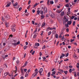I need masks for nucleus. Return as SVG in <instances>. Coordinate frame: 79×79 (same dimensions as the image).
I'll return each instance as SVG.
<instances>
[{
  "mask_svg": "<svg viewBox=\"0 0 79 79\" xmlns=\"http://www.w3.org/2000/svg\"><path fill=\"white\" fill-rule=\"evenodd\" d=\"M18 5V2H16L15 4L13 5V6H16Z\"/></svg>",
  "mask_w": 79,
  "mask_h": 79,
  "instance_id": "20",
  "label": "nucleus"
},
{
  "mask_svg": "<svg viewBox=\"0 0 79 79\" xmlns=\"http://www.w3.org/2000/svg\"><path fill=\"white\" fill-rule=\"evenodd\" d=\"M69 73H72V69H69Z\"/></svg>",
  "mask_w": 79,
  "mask_h": 79,
  "instance_id": "45",
  "label": "nucleus"
},
{
  "mask_svg": "<svg viewBox=\"0 0 79 79\" xmlns=\"http://www.w3.org/2000/svg\"><path fill=\"white\" fill-rule=\"evenodd\" d=\"M72 23V21H68L67 22V24H69V25H71Z\"/></svg>",
  "mask_w": 79,
  "mask_h": 79,
  "instance_id": "8",
  "label": "nucleus"
},
{
  "mask_svg": "<svg viewBox=\"0 0 79 79\" xmlns=\"http://www.w3.org/2000/svg\"><path fill=\"white\" fill-rule=\"evenodd\" d=\"M5 25L6 26V27H9V26H8V24H7V22H5Z\"/></svg>",
  "mask_w": 79,
  "mask_h": 79,
  "instance_id": "14",
  "label": "nucleus"
},
{
  "mask_svg": "<svg viewBox=\"0 0 79 79\" xmlns=\"http://www.w3.org/2000/svg\"><path fill=\"white\" fill-rule=\"evenodd\" d=\"M21 10H22V7H20L19 9V11H21Z\"/></svg>",
  "mask_w": 79,
  "mask_h": 79,
  "instance_id": "64",
  "label": "nucleus"
},
{
  "mask_svg": "<svg viewBox=\"0 0 79 79\" xmlns=\"http://www.w3.org/2000/svg\"><path fill=\"white\" fill-rule=\"evenodd\" d=\"M71 10V8L69 7L68 8V11H70V10Z\"/></svg>",
  "mask_w": 79,
  "mask_h": 79,
  "instance_id": "58",
  "label": "nucleus"
},
{
  "mask_svg": "<svg viewBox=\"0 0 79 79\" xmlns=\"http://www.w3.org/2000/svg\"><path fill=\"white\" fill-rule=\"evenodd\" d=\"M5 18L6 19H7V20L10 19V15H7L6 16Z\"/></svg>",
  "mask_w": 79,
  "mask_h": 79,
  "instance_id": "3",
  "label": "nucleus"
},
{
  "mask_svg": "<svg viewBox=\"0 0 79 79\" xmlns=\"http://www.w3.org/2000/svg\"><path fill=\"white\" fill-rule=\"evenodd\" d=\"M10 5H11V2H9V3H8L7 4V5L6 6V7H8V6H10Z\"/></svg>",
  "mask_w": 79,
  "mask_h": 79,
  "instance_id": "7",
  "label": "nucleus"
},
{
  "mask_svg": "<svg viewBox=\"0 0 79 79\" xmlns=\"http://www.w3.org/2000/svg\"><path fill=\"white\" fill-rule=\"evenodd\" d=\"M47 7H46L44 8V12H46V13H47Z\"/></svg>",
  "mask_w": 79,
  "mask_h": 79,
  "instance_id": "10",
  "label": "nucleus"
},
{
  "mask_svg": "<svg viewBox=\"0 0 79 79\" xmlns=\"http://www.w3.org/2000/svg\"><path fill=\"white\" fill-rule=\"evenodd\" d=\"M73 41H74V39H71L70 40V42H73Z\"/></svg>",
  "mask_w": 79,
  "mask_h": 79,
  "instance_id": "53",
  "label": "nucleus"
},
{
  "mask_svg": "<svg viewBox=\"0 0 79 79\" xmlns=\"http://www.w3.org/2000/svg\"><path fill=\"white\" fill-rule=\"evenodd\" d=\"M70 11H68V12H67V15H68V16H69V14H71Z\"/></svg>",
  "mask_w": 79,
  "mask_h": 79,
  "instance_id": "30",
  "label": "nucleus"
},
{
  "mask_svg": "<svg viewBox=\"0 0 79 79\" xmlns=\"http://www.w3.org/2000/svg\"><path fill=\"white\" fill-rule=\"evenodd\" d=\"M27 48V46L25 45L23 47V48L24 49V50H26V48Z\"/></svg>",
  "mask_w": 79,
  "mask_h": 79,
  "instance_id": "27",
  "label": "nucleus"
},
{
  "mask_svg": "<svg viewBox=\"0 0 79 79\" xmlns=\"http://www.w3.org/2000/svg\"><path fill=\"white\" fill-rule=\"evenodd\" d=\"M2 41L3 42H6V38H3L2 39Z\"/></svg>",
  "mask_w": 79,
  "mask_h": 79,
  "instance_id": "6",
  "label": "nucleus"
},
{
  "mask_svg": "<svg viewBox=\"0 0 79 79\" xmlns=\"http://www.w3.org/2000/svg\"><path fill=\"white\" fill-rule=\"evenodd\" d=\"M66 31L67 32H69V29L68 28H67L66 29Z\"/></svg>",
  "mask_w": 79,
  "mask_h": 79,
  "instance_id": "62",
  "label": "nucleus"
},
{
  "mask_svg": "<svg viewBox=\"0 0 79 79\" xmlns=\"http://www.w3.org/2000/svg\"><path fill=\"white\" fill-rule=\"evenodd\" d=\"M44 48H45V45H44L42 47V50L44 49Z\"/></svg>",
  "mask_w": 79,
  "mask_h": 79,
  "instance_id": "48",
  "label": "nucleus"
},
{
  "mask_svg": "<svg viewBox=\"0 0 79 79\" xmlns=\"http://www.w3.org/2000/svg\"><path fill=\"white\" fill-rule=\"evenodd\" d=\"M3 66L5 68H6L8 67L7 66V65L6 64H4L3 65Z\"/></svg>",
  "mask_w": 79,
  "mask_h": 79,
  "instance_id": "16",
  "label": "nucleus"
},
{
  "mask_svg": "<svg viewBox=\"0 0 79 79\" xmlns=\"http://www.w3.org/2000/svg\"><path fill=\"white\" fill-rule=\"evenodd\" d=\"M12 45H13L14 46H16L17 45V43H12Z\"/></svg>",
  "mask_w": 79,
  "mask_h": 79,
  "instance_id": "28",
  "label": "nucleus"
},
{
  "mask_svg": "<svg viewBox=\"0 0 79 79\" xmlns=\"http://www.w3.org/2000/svg\"><path fill=\"white\" fill-rule=\"evenodd\" d=\"M9 74V73L7 72H6L4 73V76H7V75Z\"/></svg>",
  "mask_w": 79,
  "mask_h": 79,
  "instance_id": "13",
  "label": "nucleus"
},
{
  "mask_svg": "<svg viewBox=\"0 0 79 79\" xmlns=\"http://www.w3.org/2000/svg\"><path fill=\"white\" fill-rule=\"evenodd\" d=\"M27 62H26L25 63V64L24 65V66H23V67H25V66H26L27 65Z\"/></svg>",
  "mask_w": 79,
  "mask_h": 79,
  "instance_id": "21",
  "label": "nucleus"
},
{
  "mask_svg": "<svg viewBox=\"0 0 79 79\" xmlns=\"http://www.w3.org/2000/svg\"><path fill=\"white\" fill-rule=\"evenodd\" d=\"M45 17V16H44V15H41V17L42 19H44V17Z\"/></svg>",
  "mask_w": 79,
  "mask_h": 79,
  "instance_id": "18",
  "label": "nucleus"
},
{
  "mask_svg": "<svg viewBox=\"0 0 79 79\" xmlns=\"http://www.w3.org/2000/svg\"><path fill=\"white\" fill-rule=\"evenodd\" d=\"M61 55H62V56H65V55L63 53H61Z\"/></svg>",
  "mask_w": 79,
  "mask_h": 79,
  "instance_id": "60",
  "label": "nucleus"
},
{
  "mask_svg": "<svg viewBox=\"0 0 79 79\" xmlns=\"http://www.w3.org/2000/svg\"><path fill=\"white\" fill-rule=\"evenodd\" d=\"M64 73H65V74H67V73H68V71H64Z\"/></svg>",
  "mask_w": 79,
  "mask_h": 79,
  "instance_id": "42",
  "label": "nucleus"
},
{
  "mask_svg": "<svg viewBox=\"0 0 79 79\" xmlns=\"http://www.w3.org/2000/svg\"><path fill=\"white\" fill-rule=\"evenodd\" d=\"M17 45H19L20 44V41H19L17 43Z\"/></svg>",
  "mask_w": 79,
  "mask_h": 79,
  "instance_id": "55",
  "label": "nucleus"
},
{
  "mask_svg": "<svg viewBox=\"0 0 79 79\" xmlns=\"http://www.w3.org/2000/svg\"><path fill=\"white\" fill-rule=\"evenodd\" d=\"M68 55H69V53H67L65 55V57H67V56H68Z\"/></svg>",
  "mask_w": 79,
  "mask_h": 79,
  "instance_id": "50",
  "label": "nucleus"
},
{
  "mask_svg": "<svg viewBox=\"0 0 79 79\" xmlns=\"http://www.w3.org/2000/svg\"><path fill=\"white\" fill-rule=\"evenodd\" d=\"M36 32H37V28L36 29L35 31H34L33 34H36Z\"/></svg>",
  "mask_w": 79,
  "mask_h": 79,
  "instance_id": "39",
  "label": "nucleus"
},
{
  "mask_svg": "<svg viewBox=\"0 0 79 79\" xmlns=\"http://www.w3.org/2000/svg\"><path fill=\"white\" fill-rule=\"evenodd\" d=\"M49 13L50 15L52 17V18H53V15L54 14L52 13V12H51V10H50L49 11Z\"/></svg>",
  "mask_w": 79,
  "mask_h": 79,
  "instance_id": "2",
  "label": "nucleus"
},
{
  "mask_svg": "<svg viewBox=\"0 0 79 79\" xmlns=\"http://www.w3.org/2000/svg\"><path fill=\"white\" fill-rule=\"evenodd\" d=\"M10 46H8L6 48V50H9V49H10Z\"/></svg>",
  "mask_w": 79,
  "mask_h": 79,
  "instance_id": "31",
  "label": "nucleus"
},
{
  "mask_svg": "<svg viewBox=\"0 0 79 79\" xmlns=\"http://www.w3.org/2000/svg\"><path fill=\"white\" fill-rule=\"evenodd\" d=\"M65 27L67 28L69 27V25H68V24L67 23V24L65 25Z\"/></svg>",
  "mask_w": 79,
  "mask_h": 79,
  "instance_id": "43",
  "label": "nucleus"
},
{
  "mask_svg": "<svg viewBox=\"0 0 79 79\" xmlns=\"http://www.w3.org/2000/svg\"><path fill=\"white\" fill-rule=\"evenodd\" d=\"M48 77H50V75H51V74H50V72H49L48 73Z\"/></svg>",
  "mask_w": 79,
  "mask_h": 79,
  "instance_id": "32",
  "label": "nucleus"
},
{
  "mask_svg": "<svg viewBox=\"0 0 79 79\" xmlns=\"http://www.w3.org/2000/svg\"><path fill=\"white\" fill-rule=\"evenodd\" d=\"M35 46H39V45H40V44H39V43H36L35 44Z\"/></svg>",
  "mask_w": 79,
  "mask_h": 79,
  "instance_id": "26",
  "label": "nucleus"
},
{
  "mask_svg": "<svg viewBox=\"0 0 79 79\" xmlns=\"http://www.w3.org/2000/svg\"><path fill=\"white\" fill-rule=\"evenodd\" d=\"M61 11H62V10H60L59 11H58V10L57 11V13H61Z\"/></svg>",
  "mask_w": 79,
  "mask_h": 79,
  "instance_id": "41",
  "label": "nucleus"
},
{
  "mask_svg": "<svg viewBox=\"0 0 79 79\" xmlns=\"http://www.w3.org/2000/svg\"><path fill=\"white\" fill-rule=\"evenodd\" d=\"M24 73V71H23V69H21V73L22 74H23Z\"/></svg>",
  "mask_w": 79,
  "mask_h": 79,
  "instance_id": "19",
  "label": "nucleus"
},
{
  "mask_svg": "<svg viewBox=\"0 0 79 79\" xmlns=\"http://www.w3.org/2000/svg\"><path fill=\"white\" fill-rule=\"evenodd\" d=\"M68 22V19H66V20H65L64 21H63V24H65L66 22Z\"/></svg>",
  "mask_w": 79,
  "mask_h": 79,
  "instance_id": "4",
  "label": "nucleus"
},
{
  "mask_svg": "<svg viewBox=\"0 0 79 79\" xmlns=\"http://www.w3.org/2000/svg\"><path fill=\"white\" fill-rule=\"evenodd\" d=\"M52 74H54V75H55V73H56V71H54L52 73Z\"/></svg>",
  "mask_w": 79,
  "mask_h": 79,
  "instance_id": "47",
  "label": "nucleus"
},
{
  "mask_svg": "<svg viewBox=\"0 0 79 79\" xmlns=\"http://www.w3.org/2000/svg\"><path fill=\"white\" fill-rule=\"evenodd\" d=\"M40 26H41V24L40 23H39L38 24V25L37 26L38 27H40Z\"/></svg>",
  "mask_w": 79,
  "mask_h": 79,
  "instance_id": "44",
  "label": "nucleus"
},
{
  "mask_svg": "<svg viewBox=\"0 0 79 79\" xmlns=\"http://www.w3.org/2000/svg\"><path fill=\"white\" fill-rule=\"evenodd\" d=\"M40 14L41 15H43V14H44V11L42 9H41L40 10Z\"/></svg>",
  "mask_w": 79,
  "mask_h": 79,
  "instance_id": "9",
  "label": "nucleus"
},
{
  "mask_svg": "<svg viewBox=\"0 0 79 79\" xmlns=\"http://www.w3.org/2000/svg\"><path fill=\"white\" fill-rule=\"evenodd\" d=\"M61 15H64V11H63L61 12Z\"/></svg>",
  "mask_w": 79,
  "mask_h": 79,
  "instance_id": "40",
  "label": "nucleus"
},
{
  "mask_svg": "<svg viewBox=\"0 0 79 79\" xmlns=\"http://www.w3.org/2000/svg\"><path fill=\"white\" fill-rule=\"evenodd\" d=\"M76 24V21H74L73 23V26H75V24Z\"/></svg>",
  "mask_w": 79,
  "mask_h": 79,
  "instance_id": "34",
  "label": "nucleus"
},
{
  "mask_svg": "<svg viewBox=\"0 0 79 79\" xmlns=\"http://www.w3.org/2000/svg\"><path fill=\"white\" fill-rule=\"evenodd\" d=\"M15 68H16V70H15V71H18V67L16 66H15Z\"/></svg>",
  "mask_w": 79,
  "mask_h": 79,
  "instance_id": "52",
  "label": "nucleus"
},
{
  "mask_svg": "<svg viewBox=\"0 0 79 79\" xmlns=\"http://www.w3.org/2000/svg\"><path fill=\"white\" fill-rule=\"evenodd\" d=\"M55 37L56 39H58V34H56L55 35Z\"/></svg>",
  "mask_w": 79,
  "mask_h": 79,
  "instance_id": "35",
  "label": "nucleus"
},
{
  "mask_svg": "<svg viewBox=\"0 0 79 79\" xmlns=\"http://www.w3.org/2000/svg\"><path fill=\"white\" fill-rule=\"evenodd\" d=\"M51 33H52V32L51 31L49 32L48 33V35H50V34H51Z\"/></svg>",
  "mask_w": 79,
  "mask_h": 79,
  "instance_id": "49",
  "label": "nucleus"
},
{
  "mask_svg": "<svg viewBox=\"0 0 79 79\" xmlns=\"http://www.w3.org/2000/svg\"><path fill=\"white\" fill-rule=\"evenodd\" d=\"M35 51H34L31 53V54L32 55H34V53H35Z\"/></svg>",
  "mask_w": 79,
  "mask_h": 79,
  "instance_id": "57",
  "label": "nucleus"
},
{
  "mask_svg": "<svg viewBox=\"0 0 79 79\" xmlns=\"http://www.w3.org/2000/svg\"><path fill=\"white\" fill-rule=\"evenodd\" d=\"M12 31L13 32L15 31V27H12Z\"/></svg>",
  "mask_w": 79,
  "mask_h": 79,
  "instance_id": "11",
  "label": "nucleus"
},
{
  "mask_svg": "<svg viewBox=\"0 0 79 79\" xmlns=\"http://www.w3.org/2000/svg\"><path fill=\"white\" fill-rule=\"evenodd\" d=\"M28 74H29V73H27V72H26L25 75V77H27L28 76Z\"/></svg>",
  "mask_w": 79,
  "mask_h": 79,
  "instance_id": "15",
  "label": "nucleus"
},
{
  "mask_svg": "<svg viewBox=\"0 0 79 79\" xmlns=\"http://www.w3.org/2000/svg\"><path fill=\"white\" fill-rule=\"evenodd\" d=\"M58 70L60 71L61 73H63V70L61 69H59Z\"/></svg>",
  "mask_w": 79,
  "mask_h": 79,
  "instance_id": "23",
  "label": "nucleus"
},
{
  "mask_svg": "<svg viewBox=\"0 0 79 79\" xmlns=\"http://www.w3.org/2000/svg\"><path fill=\"white\" fill-rule=\"evenodd\" d=\"M64 31V30H62L61 31L60 34V35H63V31Z\"/></svg>",
  "mask_w": 79,
  "mask_h": 79,
  "instance_id": "17",
  "label": "nucleus"
},
{
  "mask_svg": "<svg viewBox=\"0 0 79 79\" xmlns=\"http://www.w3.org/2000/svg\"><path fill=\"white\" fill-rule=\"evenodd\" d=\"M65 6L67 7H69V4H66L65 5Z\"/></svg>",
  "mask_w": 79,
  "mask_h": 79,
  "instance_id": "37",
  "label": "nucleus"
},
{
  "mask_svg": "<svg viewBox=\"0 0 79 79\" xmlns=\"http://www.w3.org/2000/svg\"><path fill=\"white\" fill-rule=\"evenodd\" d=\"M37 14L39 15L40 14V11L39 10H37Z\"/></svg>",
  "mask_w": 79,
  "mask_h": 79,
  "instance_id": "25",
  "label": "nucleus"
},
{
  "mask_svg": "<svg viewBox=\"0 0 79 79\" xmlns=\"http://www.w3.org/2000/svg\"><path fill=\"white\" fill-rule=\"evenodd\" d=\"M30 14L29 13H27V14H26L25 15L26 16H28V15H29Z\"/></svg>",
  "mask_w": 79,
  "mask_h": 79,
  "instance_id": "61",
  "label": "nucleus"
},
{
  "mask_svg": "<svg viewBox=\"0 0 79 79\" xmlns=\"http://www.w3.org/2000/svg\"><path fill=\"white\" fill-rule=\"evenodd\" d=\"M37 5H38V4L37 3H36L35 5H34L33 6L34 8H35L36 6H37Z\"/></svg>",
  "mask_w": 79,
  "mask_h": 79,
  "instance_id": "33",
  "label": "nucleus"
},
{
  "mask_svg": "<svg viewBox=\"0 0 79 79\" xmlns=\"http://www.w3.org/2000/svg\"><path fill=\"white\" fill-rule=\"evenodd\" d=\"M75 18V16H73L71 17V19H73Z\"/></svg>",
  "mask_w": 79,
  "mask_h": 79,
  "instance_id": "36",
  "label": "nucleus"
},
{
  "mask_svg": "<svg viewBox=\"0 0 79 79\" xmlns=\"http://www.w3.org/2000/svg\"><path fill=\"white\" fill-rule=\"evenodd\" d=\"M42 52H41L40 53V56H42Z\"/></svg>",
  "mask_w": 79,
  "mask_h": 79,
  "instance_id": "59",
  "label": "nucleus"
},
{
  "mask_svg": "<svg viewBox=\"0 0 79 79\" xmlns=\"http://www.w3.org/2000/svg\"><path fill=\"white\" fill-rule=\"evenodd\" d=\"M38 69H36L35 70V73L32 75V77L33 78H34L35 77L37 74H38V72H37Z\"/></svg>",
  "mask_w": 79,
  "mask_h": 79,
  "instance_id": "1",
  "label": "nucleus"
},
{
  "mask_svg": "<svg viewBox=\"0 0 79 79\" xmlns=\"http://www.w3.org/2000/svg\"><path fill=\"white\" fill-rule=\"evenodd\" d=\"M23 71L26 73L27 71V69H23Z\"/></svg>",
  "mask_w": 79,
  "mask_h": 79,
  "instance_id": "54",
  "label": "nucleus"
},
{
  "mask_svg": "<svg viewBox=\"0 0 79 79\" xmlns=\"http://www.w3.org/2000/svg\"><path fill=\"white\" fill-rule=\"evenodd\" d=\"M7 34H8V32H4V35H7Z\"/></svg>",
  "mask_w": 79,
  "mask_h": 79,
  "instance_id": "38",
  "label": "nucleus"
},
{
  "mask_svg": "<svg viewBox=\"0 0 79 79\" xmlns=\"http://www.w3.org/2000/svg\"><path fill=\"white\" fill-rule=\"evenodd\" d=\"M32 11L33 13H35V10L33 9L32 10Z\"/></svg>",
  "mask_w": 79,
  "mask_h": 79,
  "instance_id": "63",
  "label": "nucleus"
},
{
  "mask_svg": "<svg viewBox=\"0 0 79 79\" xmlns=\"http://www.w3.org/2000/svg\"><path fill=\"white\" fill-rule=\"evenodd\" d=\"M49 2H50V0H48V1L47 5H48V6L50 5V4H49Z\"/></svg>",
  "mask_w": 79,
  "mask_h": 79,
  "instance_id": "51",
  "label": "nucleus"
},
{
  "mask_svg": "<svg viewBox=\"0 0 79 79\" xmlns=\"http://www.w3.org/2000/svg\"><path fill=\"white\" fill-rule=\"evenodd\" d=\"M73 73H74V76H75V77H76V76H76V72H73Z\"/></svg>",
  "mask_w": 79,
  "mask_h": 79,
  "instance_id": "29",
  "label": "nucleus"
},
{
  "mask_svg": "<svg viewBox=\"0 0 79 79\" xmlns=\"http://www.w3.org/2000/svg\"><path fill=\"white\" fill-rule=\"evenodd\" d=\"M19 60L18 59L17 61H16V65H19Z\"/></svg>",
  "mask_w": 79,
  "mask_h": 79,
  "instance_id": "5",
  "label": "nucleus"
},
{
  "mask_svg": "<svg viewBox=\"0 0 79 79\" xmlns=\"http://www.w3.org/2000/svg\"><path fill=\"white\" fill-rule=\"evenodd\" d=\"M39 73H41L42 72H43V69L42 68H41L39 71Z\"/></svg>",
  "mask_w": 79,
  "mask_h": 79,
  "instance_id": "12",
  "label": "nucleus"
},
{
  "mask_svg": "<svg viewBox=\"0 0 79 79\" xmlns=\"http://www.w3.org/2000/svg\"><path fill=\"white\" fill-rule=\"evenodd\" d=\"M48 30H50V27H48L47 28L46 30V31H47V32L48 31Z\"/></svg>",
  "mask_w": 79,
  "mask_h": 79,
  "instance_id": "56",
  "label": "nucleus"
},
{
  "mask_svg": "<svg viewBox=\"0 0 79 79\" xmlns=\"http://www.w3.org/2000/svg\"><path fill=\"white\" fill-rule=\"evenodd\" d=\"M45 25V22H44L42 24V25H41V27H44Z\"/></svg>",
  "mask_w": 79,
  "mask_h": 79,
  "instance_id": "24",
  "label": "nucleus"
},
{
  "mask_svg": "<svg viewBox=\"0 0 79 79\" xmlns=\"http://www.w3.org/2000/svg\"><path fill=\"white\" fill-rule=\"evenodd\" d=\"M49 3H50V4H51L52 5H53L54 2H53V1H50L49 2Z\"/></svg>",
  "mask_w": 79,
  "mask_h": 79,
  "instance_id": "22",
  "label": "nucleus"
},
{
  "mask_svg": "<svg viewBox=\"0 0 79 79\" xmlns=\"http://www.w3.org/2000/svg\"><path fill=\"white\" fill-rule=\"evenodd\" d=\"M36 37H37V35H35L33 36V38H36Z\"/></svg>",
  "mask_w": 79,
  "mask_h": 79,
  "instance_id": "46",
  "label": "nucleus"
}]
</instances>
